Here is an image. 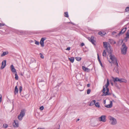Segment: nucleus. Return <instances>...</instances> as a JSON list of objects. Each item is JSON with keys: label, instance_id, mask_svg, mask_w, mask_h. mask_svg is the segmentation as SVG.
Masks as SVG:
<instances>
[{"label": "nucleus", "instance_id": "1", "mask_svg": "<svg viewBox=\"0 0 129 129\" xmlns=\"http://www.w3.org/2000/svg\"><path fill=\"white\" fill-rule=\"evenodd\" d=\"M109 82L108 79H107V81L106 84L105 86V87L106 89H105V88L104 86L103 87V89L102 91V92L103 93V95L104 96H106L107 95H109L111 94V93H109V89L108 88L109 85Z\"/></svg>", "mask_w": 129, "mask_h": 129}, {"label": "nucleus", "instance_id": "2", "mask_svg": "<svg viewBox=\"0 0 129 129\" xmlns=\"http://www.w3.org/2000/svg\"><path fill=\"white\" fill-rule=\"evenodd\" d=\"M112 53H109L110 54L109 57H110V60H111L109 61L110 63H113L115 64L116 66H118V63L117 58L114 56V55L111 54Z\"/></svg>", "mask_w": 129, "mask_h": 129}, {"label": "nucleus", "instance_id": "3", "mask_svg": "<svg viewBox=\"0 0 129 129\" xmlns=\"http://www.w3.org/2000/svg\"><path fill=\"white\" fill-rule=\"evenodd\" d=\"M104 46L107 50L109 53H111L112 51L111 49V46L109 44H107L106 42H103Z\"/></svg>", "mask_w": 129, "mask_h": 129}, {"label": "nucleus", "instance_id": "4", "mask_svg": "<svg viewBox=\"0 0 129 129\" xmlns=\"http://www.w3.org/2000/svg\"><path fill=\"white\" fill-rule=\"evenodd\" d=\"M127 47L126 46L124 43L123 44L121 48V53L123 55L126 54Z\"/></svg>", "mask_w": 129, "mask_h": 129}, {"label": "nucleus", "instance_id": "5", "mask_svg": "<svg viewBox=\"0 0 129 129\" xmlns=\"http://www.w3.org/2000/svg\"><path fill=\"white\" fill-rule=\"evenodd\" d=\"M25 110L24 109H23L21 110V112L19 115L18 116V119L20 120H22V118L25 115Z\"/></svg>", "mask_w": 129, "mask_h": 129}, {"label": "nucleus", "instance_id": "6", "mask_svg": "<svg viewBox=\"0 0 129 129\" xmlns=\"http://www.w3.org/2000/svg\"><path fill=\"white\" fill-rule=\"evenodd\" d=\"M109 119L111 121V124L112 125H115L116 124L117 122L116 119L114 117L110 116L108 117Z\"/></svg>", "mask_w": 129, "mask_h": 129}, {"label": "nucleus", "instance_id": "7", "mask_svg": "<svg viewBox=\"0 0 129 129\" xmlns=\"http://www.w3.org/2000/svg\"><path fill=\"white\" fill-rule=\"evenodd\" d=\"M94 37L93 36H91L90 37H89L88 38V39L89 41L91 42L93 44L95 45V41L94 40Z\"/></svg>", "mask_w": 129, "mask_h": 129}, {"label": "nucleus", "instance_id": "8", "mask_svg": "<svg viewBox=\"0 0 129 129\" xmlns=\"http://www.w3.org/2000/svg\"><path fill=\"white\" fill-rule=\"evenodd\" d=\"M106 116L105 115H102L99 118V120L100 121H102L103 122H105L106 121Z\"/></svg>", "mask_w": 129, "mask_h": 129}, {"label": "nucleus", "instance_id": "9", "mask_svg": "<svg viewBox=\"0 0 129 129\" xmlns=\"http://www.w3.org/2000/svg\"><path fill=\"white\" fill-rule=\"evenodd\" d=\"M46 39V37L42 38L41 39L40 41V44L42 47H43L44 46V41Z\"/></svg>", "mask_w": 129, "mask_h": 129}, {"label": "nucleus", "instance_id": "10", "mask_svg": "<svg viewBox=\"0 0 129 129\" xmlns=\"http://www.w3.org/2000/svg\"><path fill=\"white\" fill-rule=\"evenodd\" d=\"M13 125L15 127H17L19 126L18 121L17 120H14V122L13 123Z\"/></svg>", "mask_w": 129, "mask_h": 129}, {"label": "nucleus", "instance_id": "11", "mask_svg": "<svg viewBox=\"0 0 129 129\" xmlns=\"http://www.w3.org/2000/svg\"><path fill=\"white\" fill-rule=\"evenodd\" d=\"M6 60H5L2 61V65L1 67V69H4L6 66Z\"/></svg>", "mask_w": 129, "mask_h": 129}, {"label": "nucleus", "instance_id": "12", "mask_svg": "<svg viewBox=\"0 0 129 129\" xmlns=\"http://www.w3.org/2000/svg\"><path fill=\"white\" fill-rule=\"evenodd\" d=\"M10 68L11 69V70L12 72L15 73H16V72H17L16 69L14 68V67L13 64L11 65L10 67Z\"/></svg>", "mask_w": 129, "mask_h": 129}, {"label": "nucleus", "instance_id": "13", "mask_svg": "<svg viewBox=\"0 0 129 129\" xmlns=\"http://www.w3.org/2000/svg\"><path fill=\"white\" fill-rule=\"evenodd\" d=\"M127 29L126 27H125L123 28L121 30V31L120 32L119 35H120L121 34H123L126 31V29Z\"/></svg>", "mask_w": 129, "mask_h": 129}, {"label": "nucleus", "instance_id": "14", "mask_svg": "<svg viewBox=\"0 0 129 129\" xmlns=\"http://www.w3.org/2000/svg\"><path fill=\"white\" fill-rule=\"evenodd\" d=\"M82 68L83 70L86 72H88L90 71V69H89L86 68L84 66L82 67Z\"/></svg>", "mask_w": 129, "mask_h": 129}, {"label": "nucleus", "instance_id": "15", "mask_svg": "<svg viewBox=\"0 0 129 129\" xmlns=\"http://www.w3.org/2000/svg\"><path fill=\"white\" fill-rule=\"evenodd\" d=\"M118 66H116L115 67L114 70L113 71L114 72H115L117 73H119V71L118 69Z\"/></svg>", "mask_w": 129, "mask_h": 129}, {"label": "nucleus", "instance_id": "16", "mask_svg": "<svg viewBox=\"0 0 129 129\" xmlns=\"http://www.w3.org/2000/svg\"><path fill=\"white\" fill-rule=\"evenodd\" d=\"M98 34L99 35H101V36H102L105 35L106 34V33L105 31H101L99 32Z\"/></svg>", "mask_w": 129, "mask_h": 129}, {"label": "nucleus", "instance_id": "17", "mask_svg": "<svg viewBox=\"0 0 129 129\" xmlns=\"http://www.w3.org/2000/svg\"><path fill=\"white\" fill-rule=\"evenodd\" d=\"M112 102L111 101L110 102V103L108 105H105V106L107 108H110L112 107Z\"/></svg>", "mask_w": 129, "mask_h": 129}, {"label": "nucleus", "instance_id": "18", "mask_svg": "<svg viewBox=\"0 0 129 129\" xmlns=\"http://www.w3.org/2000/svg\"><path fill=\"white\" fill-rule=\"evenodd\" d=\"M18 91V89L17 88V86H16L15 88L14 93L15 94H16L17 93Z\"/></svg>", "mask_w": 129, "mask_h": 129}, {"label": "nucleus", "instance_id": "19", "mask_svg": "<svg viewBox=\"0 0 129 129\" xmlns=\"http://www.w3.org/2000/svg\"><path fill=\"white\" fill-rule=\"evenodd\" d=\"M127 82V80L121 78L120 79L119 82L121 83L122 82L126 83Z\"/></svg>", "mask_w": 129, "mask_h": 129}, {"label": "nucleus", "instance_id": "20", "mask_svg": "<svg viewBox=\"0 0 129 129\" xmlns=\"http://www.w3.org/2000/svg\"><path fill=\"white\" fill-rule=\"evenodd\" d=\"M24 33V32L22 30L18 31L17 32V34L19 35H22Z\"/></svg>", "mask_w": 129, "mask_h": 129}, {"label": "nucleus", "instance_id": "21", "mask_svg": "<svg viewBox=\"0 0 129 129\" xmlns=\"http://www.w3.org/2000/svg\"><path fill=\"white\" fill-rule=\"evenodd\" d=\"M113 78V81L114 82H115L116 81H118L119 82L120 79L118 78L117 77H116L115 78Z\"/></svg>", "mask_w": 129, "mask_h": 129}, {"label": "nucleus", "instance_id": "22", "mask_svg": "<svg viewBox=\"0 0 129 129\" xmlns=\"http://www.w3.org/2000/svg\"><path fill=\"white\" fill-rule=\"evenodd\" d=\"M95 100H93L92 101H91L90 104V106H92L95 103Z\"/></svg>", "mask_w": 129, "mask_h": 129}, {"label": "nucleus", "instance_id": "23", "mask_svg": "<svg viewBox=\"0 0 129 129\" xmlns=\"http://www.w3.org/2000/svg\"><path fill=\"white\" fill-rule=\"evenodd\" d=\"M8 53V52L7 51V52H3V54H2L1 56V57H3L5 55H6Z\"/></svg>", "mask_w": 129, "mask_h": 129}, {"label": "nucleus", "instance_id": "24", "mask_svg": "<svg viewBox=\"0 0 129 129\" xmlns=\"http://www.w3.org/2000/svg\"><path fill=\"white\" fill-rule=\"evenodd\" d=\"M69 60L72 63L74 61V57H71L69 58Z\"/></svg>", "mask_w": 129, "mask_h": 129}, {"label": "nucleus", "instance_id": "25", "mask_svg": "<svg viewBox=\"0 0 129 129\" xmlns=\"http://www.w3.org/2000/svg\"><path fill=\"white\" fill-rule=\"evenodd\" d=\"M126 37L125 38V39L128 38H129V30H128L127 33L126 34Z\"/></svg>", "mask_w": 129, "mask_h": 129}, {"label": "nucleus", "instance_id": "26", "mask_svg": "<svg viewBox=\"0 0 129 129\" xmlns=\"http://www.w3.org/2000/svg\"><path fill=\"white\" fill-rule=\"evenodd\" d=\"M76 60L78 61H80L81 59V58L80 57H76L75 58Z\"/></svg>", "mask_w": 129, "mask_h": 129}, {"label": "nucleus", "instance_id": "27", "mask_svg": "<svg viewBox=\"0 0 129 129\" xmlns=\"http://www.w3.org/2000/svg\"><path fill=\"white\" fill-rule=\"evenodd\" d=\"M106 51L105 50H104L103 53V56L106 57Z\"/></svg>", "mask_w": 129, "mask_h": 129}, {"label": "nucleus", "instance_id": "28", "mask_svg": "<svg viewBox=\"0 0 129 129\" xmlns=\"http://www.w3.org/2000/svg\"><path fill=\"white\" fill-rule=\"evenodd\" d=\"M64 16L67 17H69L68 13L67 12H66L64 13Z\"/></svg>", "mask_w": 129, "mask_h": 129}, {"label": "nucleus", "instance_id": "29", "mask_svg": "<svg viewBox=\"0 0 129 129\" xmlns=\"http://www.w3.org/2000/svg\"><path fill=\"white\" fill-rule=\"evenodd\" d=\"M15 79L16 80H18V75L17 74V72H16V73H15Z\"/></svg>", "mask_w": 129, "mask_h": 129}, {"label": "nucleus", "instance_id": "30", "mask_svg": "<svg viewBox=\"0 0 129 129\" xmlns=\"http://www.w3.org/2000/svg\"><path fill=\"white\" fill-rule=\"evenodd\" d=\"M95 106L96 107L99 108V107H100L99 103L98 102L96 103H95Z\"/></svg>", "mask_w": 129, "mask_h": 129}, {"label": "nucleus", "instance_id": "31", "mask_svg": "<svg viewBox=\"0 0 129 129\" xmlns=\"http://www.w3.org/2000/svg\"><path fill=\"white\" fill-rule=\"evenodd\" d=\"M8 126V125L7 124H4L3 125V127L5 128H7Z\"/></svg>", "mask_w": 129, "mask_h": 129}, {"label": "nucleus", "instance_id": "32", "mask_svg": "<svg viewBox=\"0 0 129 129\" xmlns=\"http://www.w3.org/2000/svg\"><path fill=\"white\" fill-rule=\"evenodd\" d=\"M5 24L4 23H0V27H2L4 26Z\"/></svg>", "mask_w": 129, "mask_h": 129}, {"label": "nucleus", "instance_id": "33", "mask_svg": "<svg viewBox=\"0 0 129 129\" xmlns=\"http://www.w3.org/2000/svg\"><path fill=\"white\" fill-rule=\"evenodd\" d=\"M22 89V86H20L19 87V91L20 93H21Z\"/></svg>", "mask_w": 129, "mask_h": 129}, {"label": "nucleus", "instance_id": "34", "mask_svg": "<svg viewBox=\"0 0 129 129\" xmlns=\"http://www.w3.org/2000/svg\"><path fill=\"white\" fill-rule=\"evenodd\" d=\"M91 92V90L90 89H88L87 90V93L88 94H89Z\"/></svg>", "mask_w": 129, "mask_h": 129}, {"label": "nucleus", "instance_id": "35", "mask_svg": "<svg viewBox=\"0 0 129 129\" xmlns=\"http://www.w3.org/2000/svg\"><path fill=\"white\" fill-rule=\"evenodd\" d=\"M97 55H98V61H99V62H101V60H100V59L99 54H97Z\"/></svg>", "mask_w": 129, "mask_h": 129}, {"label": "nucleus", "instance_id": "36", "mask_svg": "<svg viewBox=\"0 0 129 129\" xmlns=\"http://www.w3.org/2000/svg\"><path fill=\"white\" fill-rule=\"evenodd\" d=\"M35 44L37 45H38L39 44V42H38L36 40L35 41Z\"/></svg>", "mask_w": 129, "mask_h": 129}, {"label": "nucleus", "instance_id": "37", "mask_svg": "<svg viewBox=\"0 0 129 129\" xmlns=\"http://www.w3.org/2000/svg\"><path fill=\"white\" fill-rule=\"evenodd\" d=\"M40 57L41 58H44V56L42 53H40Z\"/></svg>", "mask_w": 129, "mask_h": 129}, {"label": "nucleus", "instance_id": "38", "mask_svg": "<svg viewBox=\"0 0 129 129\" xmlns=\"http://www.w3.org/2000/svg\"><path fill=\"white\" fill-rule=\"evenodd\" d=\"M44 109V107L43 106L41 107L40 108V109L41 110H43Z\"/></svg>", "mask_w": 129, "mask_h": 129}, {"label": "nucleus", "instance_id": "39", "mask_svg": "<svg viewBox=\"0 0 129 129\" xmlns=\"http://www.w3.org/2000/svg\"><path fill=\"white\" fill-rule=\"evenodd\" d=\"M125 11L126 12H127L128 11H129V7H127L125 10Z\"/></svg>", "mask_w": 129, "mask_h": 129}, {"label": "nucleus", "instance_id": "40", "mask_svg": "<svg viewBox=\"0 0 129 129\" xmlns=\"http://www.w3.org/2000/svg\"><path fill=\"white\" fill-rule=\"evenodd\" d=\"M2 95L0 94V102L1 103L2 101Z\"/></svg>", "mask_w": 129, "mask_h": 129}, {"label": "nucleus", "instance_id": "41", "mask_svg": "<svg viewBox=\"0 0 129 129\" xmlns=\"http://www.w3.org/2000/svg\"><path fill=\"white\" fill-rule=\"evenodd\" d=\"M84 43H82L80 44V46H84Z\"/></svg>", "mask_w": 129, "mask_h": 129}, {"label": "nucleus", "instance_id": "42", "mask_svg": "<svg viewBox=\"0 0 129 129\" xmlns=\"http://www.w3.org/2000/svg\"><path fill=\"white\" fill-rule=\"evenodd\" d=\"M70 47H68L67 49H66V50H70Z\"/></svg>", "mask_w": 129, "mask_h": 129}, {"label": "nucleus", "instance_id": "43", "mask_svg": "<svg viewBox=\"0 0 129 129\" xmlns=\"http://www.w3.org/2000/svg\"><path fill=\"white\" fill-rule=\"evenodd\" d=\"M90 84H89V83L88 84H87V87H90Z\"/></svg>", "mask_w": 129, "mask_h": 129}, {"label": "nucleus", "instance_id": "44", "mask_svg": "<svg viewBox=\"0 0 129 129\" xmlns=\"http://www.w3.org/2000/svg\"><path fill=\"white\" fill-rule=\"evenodd\" d=\"M99 63L100 64V65H101V66L102 67H103V65L101 61V62H99Z\"/></svg>", "mask_w": 129, "mask_h": 129}, {"label": "nucleus", "instance_id": "45", "mask_svg": "<svg viewBox=\"0 0 129 129\" xmlns=\"http://www.w3.org/2000/svg\"><path fill=\"white\" fill-rule=\"evenodd\" d=\"M104 104H105L106 103V101L105 100H104Z\"/></svg>", "mask_w": 129, "mask_h": 129}, {"label": "nucleus", "instance_id": "46", "mask_svg": "<svg viewBox=\"0 0 129 129\" xmlns=\"http://www.w3.org/2000/svg\"><path fill=\"white\" fill-rule=\"evenodd\" d=\"M79 120V119H78L77 120V121H78Z\"/></svg>", "mask_w": 129, "mask_h": 129}]
</instances>
